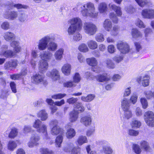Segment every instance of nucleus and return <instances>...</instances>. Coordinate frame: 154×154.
<instances>
[{"label":"nucleus","instance_id":"obj_33","mask_svg":"<svg viewBox=\"0 0 154 154\" xmlns=\"http://www.w3.org/2000/svg\"><path fill=\"white\" fill-rule=\"evenodd\" d=\"M149 77L148 75H145L140 79V82L144 87L148 86L149 85Z\"/></svg>","mask_w":154,"mask_h":154},{"label":"nucleus","instance_id":"obj_32","mask_svg":"<svg viewBox=\"0 0 154 154\" xmlns=\"http://www.w3.org/2000/svg\"><path fill=\"white\" fill-rule=\"evenodd\" d=\"M74 109L73 111H76V110L78 109L79 112H82L85 110L84 107L83 106L81 103L78 102L74 105Z\"/></svg>","mask_w":154,"mask_h":154},{"label":"nucleus","instance_id":"obj_30","mask_svg":"<svg viewBox=\"0 0 154 154\" xmlns=\"http://www.w3.org/2000/svg\"><path fill=\"white\" fill-rule=\"evenodd\" d=\"M38 116L42 121L46 120L48 118V114L45 110H42L40 111L38 114Z\"/></svg>","mask_w":154,"mask_h":154},{"label":"nucleus","instance_id":"obj_48","mask_svg":"<svg viewBox=\"0 0 154 154\" xmlns=\"http://www.w3.org/2000/svg\"><path fill=\"white\" fill-rule=\"evenodd\" d=\"M76 29L77 30V28L75 27L72 24H71L70 25L68 29V32L69 35L73 34L75 32Z\"/></svg>","mask_w":154,"mask_h":154},{"label":"nucleus","instance_id":"obj_61","mask_svg":"<svg viewBox=\"0 0 154 154\" xmlns=\"http://www.w3.org/2000/svg\"><path fill=\"white\" fill-rule=\"evenodd\" d=\"M27 16L24 13H21L19 16V19L21 22H24L26 19Z\"/></svg>","mask_w":154,"mask_h":154},{"label":"nucleus","instance_id":"obj_6","mask_svg":"<svg viewBox=\"0 0 154 154\" xmlns=\"http://www.w3.org/2000/svg\"><path fill=\"white\" fill-rule=\"evenodd\" d=\"M83 29L85 33L89 35H93L97 31V28L95 25L90 22L84 23Z\"/></svg>","mask_w":154,"mask_h":154},{"label":"nucleus","instance_id":"obj_43","mask_svg":"<svg viewBox=\"0 0 154 154\" xmlns=\"http://www.w3.org/2000/svg\"><path fill=\"white\" fill-rule=\"evenodd\" d=\"M141 125V122L137 120L133 119L131 123V125L133 128H138Z\"/></svg>","mask_w":154,"mask_h":154},{"label":"nucleus","instance_id":"obj_14","mask_svg":"<svg viewBox=\"0 0 154 154\" xmlns=\"http://www.w3.org/2000/svg\"><path fill=\"white\" fill-rule=\"evenodd\" d=\"M40 57L42 60L47 62L51 60L53 54L49 51H45L40 53Z\"/></svg>","mask_w":154,"mask_h":154},{"label":"nucleus","instance_id":"obj_58","mask_svg":"<svg viewBox=\"0 0 154 154\" xmlns=\"http://www.w3.org/2000/svg\"><path fill=\"white\" fill-rule=\"evenodd\" d=\"M10 86L12 91L14 93H15L17 92L16 85L14 82H11L10 83Z\"/></svg>","mask_w":154,"mask_h":154},{"label":"nucleus","instance_id":"obj_9","mask_svg":"<svg viewBox=\"0 0 154 154\" xmlns=\"http://www.w3.org/2000/svg\"><path fill=\"white\" fill-rule=\"evenodd\" d=\"M45 76L42 74H36L32 77V81L34 83L38 84H43L44 86L47 84V81L45 79Z\"/></svg>","mask_w":154,"mask_h":154},{"label":"nucleus","instance_id":"obj_38","mask_svg":"<svg viewBox=\"0 0 154 154\" xmlns=\"http://www.w3.org/2000/svg\"><path fill=\"white\" fill-rule=\"evenodd\" d=\"M107 7L106 4L104 2H102L99 4L98 7V10L101 13H104L107 11Z\"/></svg>","mask_w":154,"mask_h":154},{"label":"nucleus","instance_id":"obj_31","mask_svg":"<svg viewBox=\"0 0 154 154\" xmlns=\"http://www.w3.org/2000/svg\"><path fill=\"white\" fill-rule=\"evenodd\" d=\"M76 132L74 129L72 128L68 129L66 133V137L68 139H71L75 135Z\"/></svg>","mask_w":154,"mask_h":154},{"label":"nucleus","instance_id":"obj_64","mask_svg":"<svg viewBox=\"0 0 154 154\" xmlns=\"http://www.w3.org/2000/svg\"><path fill=\"white\" fill-rule=\"evenodd\" d=\"M107 50L109 53L111 54H112L115 52L116 49L113 45H111L108 46Z\"/></svg>","mask_w":154,"mask_h":154},{"label":"nucleus","instance_id":"obj_36","mask_svg":"<svg viewBox=\"0 0 154 154\" xmlns=\"http://www.w3.org/2000/svg\"><path fill=\"white\" fill-rule=\"evenodd\" d=\"M95 95L94 94H90L87 96H82L81 97V100L84 102H89L95 98Z\"/></svg>","mask_w":154,"mask_h":154},{"label":"nucleus","instance_id":"obj_15","mask_svg":"<svg viewBox=\"0 0 154 154\" xmlns=\"http://www.w3.org/2000/svg\"><path fill=\"white\" fill-rule=\"evenodd\" d=\"M18 61L16 60L13 59L11 61L6 62L4 64V68L6 70H10L13 68H15L17 66Z\"/></svg>","mask_w":154,"mask_h":154},{"label":"nucleus","instance_id":"obj_42","mask_svg":"<svg viewBox=\"0 0 154 154\" xmlns=\"http://www.w3.org/2000/svg\"><path fill=\"white\" fill-rule=\"evenodd\" d=\"M74 147L72 143L69 142L68 143L63 147V150L66 152H70Z\"/></svg>","mask_w":154,"mask_h":154},{"label":"nucleus","instance_id":"obj_59","mask_svg":"<svg viewBox=\"0 0 154 154\" xmlns=\"http://www.w3.org/2000/svg\"><path fill=\"white\" fill-rule=\"evenodd\" d=\"M140 102L143 109H145L147 107L148 103L146 100L145 98H141L140 99Z\"/></svg>","mask_w":154,"mask_h":154},{"label":"nucleus","instance_id":"obj_12","mask_svg":"<svg viewBox=\"0 0 154 154\" xmlns=\"http://www.w3.org/2000/svg\"><path fill=\"white\" fill-rule=\"evenodd\" d=\"M47 75L50 77L53 80L55 81L59 79L60 73L59 71L55 69H52L51 71H48L47 73Z\"/></svg>","mask_w":154,"mask_h":154},{"label":"nucleus","instance_id":"obj_60","mask_svg":"<svg viewBox=\"0 0 154 154\" xmlns=\"http://www.w3.org/2000/svg\"><path fill=\"white\" fill-rule=\"evenodd\" d=\"M78 100L77 98L71 97L67 99V102L69 104H74Z\"/></svg>","mask_w":154,"mask_h":154},{"label":"nucleus","instance_id":"obj_62","mask_svg":"<svg viewBox=\"0 0 154 154\" xmlns=\"http://www.w3.org/2000/svg\"><path fill=\"white\" fill-rule=\"evenodd\" d=\"M144 93L148 99H150L152 97V91H145Z\"/></svg>","mask_w":154,"mask_h":154},{"label":"nucleus","instance_id":"obj_56","mask_svg":"<svg viewBox=\"0 0 154 154\" xmlns=\"http://www.w3.org/2000/svg\"><path fill=\"white\" fill-rule=\"evenodd\" d=\"M103 149L104 153L106 154H111L112 152L111 148L108 146H104Z\"/></svg>","mask_w":154,"mask_h":154},{"label":"nucleus","instance_id":"obj_8","mask_svg":"<svg viewBox=\"0 0 154 154\" xmlns=\"http://www.w3.org/2000/svg\"><path fill=\"white\" fill-rule=\"evenodd\" d=\"M144 118L147 125L152 127L154 126V114L153 112L147 111L144 114Z\"/></svg>","mask_w":154,"mask_h":154},{"label":"nucleus","instance_id":"obj_24","mask_svg":"<svg viewBox=\"0 0 154 154\" xmlns=\"http://www.w3.org/2000/svg\"><path fill=\"white\" fill-rule=\"evenodd\" d=\"M4 37L6 41H10L15 39V36L14 34L12 32H7L4 34Z\"/></svg>","mask_w":154,"mask_h":154},{"label":"nucleus","instance_id":"obj_7","mask_svg":"<svg viewBox=\"0 0 154 154\" xmlns=\"http://www.w3.org/2000/svg\"><path fill=\"white\" fill-rule=\"evenodd\" d=\"M8 46L7 45H3L2 46L0 50V55L2 57L5 58H12L15 55V53L13 51L8 49Z\"/></svg>","mask_w":154,"mask_h":154},{"label":"nucleus","instance_id":"obj_27","mask_svg":"<svg viewBox=\"0 0 154 154\" xmlns=\"http://www.w3.org/2000/svg\"><path fill=\"white\" fill-rule=\"evenodd\" d=\"M131 34L133 38L135 39L141 38L142 37V33L137 29H132Z\"/></svg>","mask_w":154,"mask_h":154},{"label":"nucleus","instance_id":"obj_16","mask_svg":"<svg viewBox=\"0 0 154 154\" xmlns=\"http://www.w3.org/2000/svg\"><path fill=\"white\" fill-rule=\"evenodd\" d=\"M70 23L76 27L78 30H80L82 29V21L80 18L75 17L72 18L70 20Z\"/></svg>","mask_w":154,"mask_h":154},{"label":"nucleus","instance_id":"obj_49","mask_svg":"<svg viewBox=\"0 0 154 154\" xmlns=\"http://www.w3.org/2000/svg\"><path fill=\"white\" fill-rule=\"evenodd\" d=\"M136 25L140 28H143L146 27V26L143 22L139 19H137L136 22Z\"/></svg>","mask_w":154,"mask_h":154},{"label":"nucleus","instance_id":"obj_47","mask_svg":"<svg viewBox=\"0 0 154 154\" xmlns=\"http://www.w3.org/2000/svg\"><path fill=\"white\" fill-rule=\"evenodd\" d=\"M105 63L107 68L109 69H114L115 67L114 63L109 59H107L105 60Z\"/></svg>","mask_w":154,"mask_h":154},{"label":"nucleus","instance_id":"obj_35","mask_svg":"<svg viewBox=\"0 0 154 154\" xmlns=\"http://www.w3.org/2000/svg\"><path fill=\"white\" fill-rule=\"evenodd\" d=\"M87 63L90 66H94L97 64V61L96 59L94 57L87 58L86 59Z\"/></svg>","mask_w":154,"mask_h":154},{"label":"nucleus","instance_id":"obj_13","mask_svg":"<svg viewBox=\"0 0 154 154\" xmlns=\"http://www.w3.org/2000/svg\"><path fill=\"white\" fill-rule=\"evenodd\" d=\"M18 16L17 12L16 11L8 10L5 12L4 17L5 19L10 20H14L17 18Z\"/></svg>","mask_w":154,"mask_h":154},{"label":"nucleus","instance_id":"obj_2","mask_svg":"<svg viewBox=\"0 0 154 154\" xmlns=\"http://www.w3.org/2000/svg\"><path fill=\"white\" fill-rule=\"evenodd\" d=\"M85 8L82 11V15L85 17H90L94 18L98 15V12L95 11V8L94 4L91 3L89 2L83 6Z\"/></svg>","mask_w":154,"mask_h":154},{"label":"nucleus","instance_id":"obj_21","mask_svg":"<svg viewBox=\"0 0 154 154\" xmlns=\"http://www.w3.org/2000/svg\"><path fill=\"white\" fill-rule=\"evenodd\" d=\"M80 122L85 126L90 125L91 122V116L88 115L82 117L80 119Z\"/></svg>","mask_w":154,"mask_h":154},{"label":"nucleus","instance_id":"obj_22","mask_svg":"<svg viewBox=\"0 0 154 154\" xmlns=\"http://www.w3.org/2000/svg\"><path fill=\"white\" fill-rule=\"evenodd\" d=\"M51 133L53 135H56L60 133V134H64L63 130L58 127H53L51 129Z\"/></svg>","mask_w":154,"mask_h":154},{"label":"nucleus","instance_id":"obj_50","mask_svg":"<svg viewBox=\"0 0 154 154\" xmlns=\"http://www.w3.org/2000/svg\"><path fill=\"white\" fill-rule=\"evenodd\" d=\"M31 140L33 141L34 143H36L37 145L38 144V142L40 139L39 136L37 134H33L30 138Z\"/></svg>","mask_w":154,"mask_h":154},{"label":"nucleus","instance_id":"obj_20","mask_svg":"<svg viewBox=\"0 0 154 154\" xmlns=\"http://www.w3.org/2000/svg\"><path fill=\"white\" fill-rule=\"evenodd\" d=\"M109 7L110 9L115 11L118 17H121L122 14V12L121 8L115 4H109Z\"/></svg>","mask_w":154,"mask_h":154},{"label":"nucleus","instance_id":"obj_37","mask_svg":"<svg viewBox=\"0 0 154 154\" xmlns=\"http://www.w3.org/2000/svg\"><path fill=\"white\" fill-rule=\"evenodd\" d=\"M64 134H61L58 136L55 140V145L57 147H60L63 140V136Z\"/></svg>","mask_w":154,"mask_h":154},{"label":"nucleus","instance_id":"obj_5","mask_svg":"<svg viewBox=\"0 0 154 154\" xmlns=\"http://www.w3.org/2000/svg\"><path fill=\"white\" fill-rule=\"evenodd\" d=\"M122 108L124 112V117L129 119L132 116L131 111L130 110V103L128 100L124 98L122 101Z\"/></svg>","mask_w":154,"mask_h":154},{"label":"nucleus","instance_id":"obj_19","mask_svg":"<svg viewBox=\"0 0 154 154\" xmlns=\"http://www.w3.org/2000/svg\"><path fill=\"white\" fill-rule=\"evenodd\" d=\"M138 5L141 7H144L145 6L148 7H151L153 4L150 0H135Z\"/></svg>","mask_w":154,"mask_h":154},{"label":"nucleus","instance_id":"obj_45","mask_svg":"<svg viewBox=\"0 0 154 154\" xmlns=\"http://www.w3.org/2000/svg\"><path fill=\"white\" fill-rule=\"evenodd\" d=\"M140 146L142 149L146 151H149L150 147L149 143L146 141L142 140L140 142Z\"/></svg>","mask_w":154,"mask_h":154},{"label":"nucleus","instance_id":"obj_10","mask_svg":"<svg viewBox=\"0 0 154 154\" xmlns=\"http://www.w3.org/2000/svg\"><path fill=\"white\" fill-rule=\"evenodd\" d=\"M117 48L120 52L123 54H126L130 50L129 46L128 43L125 42L119 41L116 45Z\"/></svg>","mask_w":154,"mask_h":154},{"label":"nucleus","instance_id":"obj_11","mask_svg":"<svg viewBox=\"0 0 154 154\" xmlns=\"http://www.w3.org/2000/svg\"><path fill=\"white\" fill-rule=\"evenodd\" d=\"M141 15L144 18L152 19L154 18V9L146 8L141 11Z\"/></svg>","mask_w":154,"mask_h":154},{"label":"nucleus","instance_id":"obj_54","mask_svg":"<svg viewBox=\"0 0 154 154\" xmlns=\"http://www.w3.org/2000/svg\"><path fill=\"white\" fill-rule=\"evenodd\" d=\"M73 79L74 83H79L81 79L80 74L78 73H76L73 77Z\"/></svg>","mask_w":154,"mask_h":154},{"label":"nucleus","instance_id":"obj_41","mask_svg":"<svg viewBox=\"0 0 154 154\" xmlns=\"http://www.w3.org/2000/svg\"><path fill=\"white\" fill-rule=\"evenodd\" d=\"M88 47L91 49H95L97 47V45L96 42L93 40L88 41L87 43Z\"/></svg>","mask_w":154,"mask_h":154},{"label":"nucleus","instance_id":"obj_44","mask_svg":"<svg viewBox=\"0 0 154 154\" xmlns=\"http://www.w3.org/2000/svg\"><path fill=\"white\" fill-rule=\"evenodd\" d=\"M97 80L100 82L106 81L109 80V78L107 77V74H104L102 75H99L97 76Z\"/></svg>","mask_w":154,"mask_h":154},{"label":"nucleus","instance_id":"obj_25","mask_svg":"<svg viewBox=\"0 0 154 154\" xmlns=\"http://www.w3.org/2000/svg\"><path fill=\"white\" fill-rule=\"evenodd\" d=\"M71 65L69 64H64L62 68L63 73L66 75H68L71 72Z\"/></svg>","mask_w":154,"mask_h":154},{"label":"nucleus","instance_id":"obj_57","mask_svg":"<svg viewBox=\"0 0 154 154\" xmlns=\"http://www.w3.org/2000/svg\"><path fill=\"white\" fill-rule=\"evenodd\" d=\"M133 149L135 152L137 154H140L141 151L139 146L136 144L133 145Z\"/></svg>","mask_w":154,"mask_h":154},{"label":"nucleus","instance_id":"obj_26","mask_svg":"<svg viewBox=\"0 0 154 154\" xmlns=\"http://www.w3.org/2000/svg\"><path fill=\"white\" fill-rule=\"evenodd\" d=\"M64 49L60 48L56 51L54 53V56L57 60H60L63 57Z\"/></svg>","mask_w":154,"mask_h":154},{"label":"nucleus","instance_id":"obj_29","mask_svg":"<svg viewBox=\"0 0 154 154\" xmlns=\"http://www.w3.org/2000/svg\"><path fill=\"white\" fill-rule=\"evenodd\" d=\"M46 101L48 104L50 105H53L54 104L55 105L58 106H60L64 103V100L63 99L61 100L60 101H56L54 102L51 99H47Z\"/></svg>","mask_w":154,"mask_h":154},{"label":"nucleus","instance_id":"obj_40","mask_svg":"<svg viewBox=\"0 0 154 154\" xmlns=\"http://www.w3.org/2000/svg\"><path fill=\"white\" fill-rule=\"evenodd\" d=\"M78 117V112H77L73 111L70 114V120L72 122L75 121Z\"/></svg>","mask_w":154,"mask_h":154},{"label":"nucleus","instance_id":"obj_39","mask_svg":"<svg viewBox=\"0 0 154 154\" xmlns=\"http://www.w3.org/2000/svg\"><path fill=\"white\" fill-rule=\"evenodd\" d=\"M88 142L87 138L85 136H79L77 140L78 143L79 145H82L84 143H87Z\"/></svg>","mask_w":154,"mask_h":154},{"label":"nucleus","instance_id":"obj_52","mask_svg":"<svg viewBox=\"0 0 154 154\" xmlns=\"http://www.w3.org/2000/svg\"><path fill=\"white\" fill-rule=\"evenodd\" d=\"M66 95L65 94L59 93L53 95L51 97L52 98L55 99H61Z\"/></svg>","mask_w":154,"mask_h":154},{"label":"nucleus","instance_id":"obj_55","mask_svg":"<svg viewBox=\"0 0 154 154\" xmlns=\"http://www.w3.org/2000/svg\"><path fill=\"white\" fill-rule=\"evenodd\" d=\"M73 83H74L73 82L68 81L64 83L63 85L64 87L66 88L74 87L75 86V85Z\"/></svg>","mask_w":154,"mask_h":154},{"label":"nucleus","instance_id":"obj_53","mask_svg":"<svg viewBox=\"0 0 154 154\" xmlns=\"http://www.w3.org/2000/svg\"><path fill=\"white\" fill-rule=\"evenodd\" d=\"M2 28L5 30H8L10 28L9 23L7 21H5L3 22L1 25Z\"/></svg>","mask_w":154,"mask_h":154},{"label":"nucleus","instance_id":"obj_4","mask_svg":"<svg viewBox=\"0 0 154 154\" xmlns=\"http://www.w3.org/2000/svg\"><path fill=\"white\" fill-rule=\"evenodd\" d=\"M34 128L36 129L37 131L39 133L43 134L45 139H48L47 132V126L42 123V122L39 119L36 120L33 125Z\"/></svg>","mask_w":154,"mask_h":154},{"label":"nucleus","instance_id":"obj_17","mask_svg":"<svg viewBox=\"0 0 154 154\" xmlns=\"http://www.w3.org/2000/svg\"><path fill=\"white\" fill-rule=\"evenodd\" d=\"M38 66L39 71L43 74L46 72L48 67L47 62L42 60L39 61Z\"/></svg>","mask_w":154,"mask_h":154},{"label":"nucleus","instance_id":"obj_63","mask_svg":"<svg viewBox=\"0 0 154 154\" xmlns=\"http://www.w3.org/2000/svg\"><path fill=\"white\" fill-rule=\"evenodd\" d=\"M129 135L131 136H136L139 134V132L133 129H129L128 131Z\"/></svg>","mask_w":154,"mask_h":154},{"label":"nucleus","instance_id":"obj_34","mask_svg":"<svg viewBox=\"0 0 154 154\" xmlns=\"http://www.w3.org/2000/svg\"><path fill=\"white\" fill-rule=\"evenodd\" d=\"M18 130L17 128L13 127L11 129L8 135V137L11 139H14L17 136L18 134Z\"/></svg>","mask_w":154,"mask_h":154},{"label":"nucleus","instance_id":"obj_18","mask_svg":"<svg viewBox=\"0 0 154 154\" xmlns=\"http://www.w3.org/2000/svg\"><path fill=\"white\" fill-rule=\"evenodd\" d=\"M138 5L141 7H144L145 6L148 7H151L153 4L150 0H135Z\"/></svg>","mask_w":154,"mask_h":154},{"label":"nucleus","instance_id":"obj_1","mask_svg":"<svg viewBox=\"0 0 154 154\" xmlns=\"http://www.w3.org/2000/svg\"><path fill=\"white\" fill-rule=\"evenodd\" d=\"M54 38L51 35H47L42 38L39 40L37 45L38 49L43 51L46 48L49 51H54L57 49L58 45L54 42Z\"/></svg>","mask_w":154,"mask_h":154},{"label":"nucleus","instance_id":"obj_3","mask_svg":"<svg viewBox=\"0 0 154 154\" xmlns=\"http://www.w3.org/2000/svg\"><path fill=\"white\" fill-rule=\"evenodd\" d=\"M112 21L109 19H106L103 23V27L106 31L110 32L112 36H116L119 31V27L117 25H115L112 27Z\"/></svg>","mask_w":154,"mask_h":154},{"label":"nucleus","instance_id":"obj_23","mask_svg":"<svg viewBox=\"0 0 154 154\" xmlns=\"http://www.w3.org/2000/svg\"><path fill=\"white\" fill-rule=\"evenodd\" d=\"M19 45V42L17 41H13L10 43L11 46L14 48V52L16 53H18L20 51L21 47Z\"/></svg>","mask_w":154,"mask_h":154},{"label":"nucleus","instance_id":"obj_51","mask_svg":"<svg viewBox=\"0 0 154 154\" xmlns=\"http://www.w3.org/2000/svg\"><path fill=\"white\" fill-rule=\"evenodd\" d=\"M79 49L80 51L84 52H86L88 50L87 45L84 43L82 44L79 46Z\"/></svg>","mask_w":154,"mask_h":154},{"label":"nucleus","instance_id":"obj_46","mask_svg":"<svg viewBox=\"0 0 154 154\" xmlns=\"http://www.w3.org/2000/svg\"><path fill=\"white\" fill-rule=\"evenodd\" d=\"M109 17L110 19L114 23L116 24L118 23L119 19L117 17L116 14L114 12L110 13L109 14Z\"/></svg>","mask_w":154,"mask_h":154},{"label":"nucleus","instance_id":"obj_28","mask_svg":"<svg viewBox=\"0 0 154 154\" xmlns=\"http://www.w3.org/2000/svg\"><path fill=\"white\" fill-rule=\"evenodd\" d=\"M17 144L15 141L12 140L9 141L7 144V149L10 151H13L17 147Z\"/></svg>","mask_w":154,"mask_h":154}]
</instances>
